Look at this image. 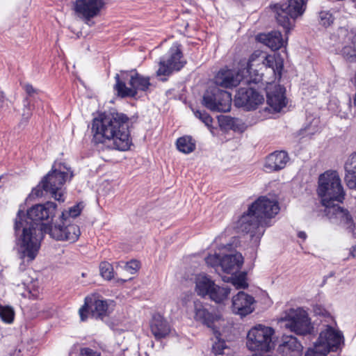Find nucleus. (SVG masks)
I'll use <instances>...</instances> for the list:
<instances>
[{
  "label": "nucleus",
  "mask_w": 356,
  "mask_h": 356,
  "mask_svg": "<svg viewBox=\"0 0 356 356\" xmlns=\"http://www.w3.org/2000/svg\"><path fill=\"white\" fill-rule=\"evenodd\" d=\"M305 131L308 133V134H312L314 131H316V129L315 128H313V129H310V127H306L305 128Z\"/></svg>",
  "instance_id": "nucleus-47"
},
{
  "label": "nucleus",
  "mask_w": 356,
  "mask_h": 356,
  "mask_svg": "<svg viewBox=\"0 0 356 356\" xmlns=\"http://www.w3.org/2000/svg\"><path fill=\"white\" fill-rule=\"evenodd\" d=\"M128 117L120 113H103L92 120V131L95 142L107 140L113 149L127 151L131 141L128 129Z\"/></svg>",
  "instance_id": "nucleus-2"
},
{
  "label": "nucleus",
  "mask_w": 356,
  "mask_h": 356,
  "mask_svg": "<svg viewBox=\"0 0 356 356\" xmlns=\"http://www.w3.org/2000/svg\"><path fill=\"white\" fill-rule=\"evenodd\" d=\"M44 192L45 191L42 188V184L41 182L33 190L31 191V193L29 195L30 198H36L39 197H42L44 195Z\"/></svg>",
  "instance_id": "nucleus-45"
},
{
  "label": "nucleus",
  "mask_w": 356,
  "mask_h": 356,
  "mask_svg": "<svg viewBox=\"0 0 356 356\" xmlns=\"http://www.w3.org/2000/svg\"><path fill=\"white\" fill-rule=\"evenodd\" d=\"M219 329L220 326H218V328H216V330H213L216 341L213 345L212 350L216 355L222 354L224 349L226 348L225 341L220 340V332Z\"/></svg>",
  "instance_id": "nucleus-32"
},
{
  "label": "nucleus",
  "mask_w": 356,
  "mask_h": 356,
  "mask_svg": "<svg viewBox=\"0 0 356 356\" xmlns=\"http://www.w3.org/2000/svg\"><path fill=\"white\" fill-rule=\"evenodd\" d=\"M317 193L325 209L336 204L335 202H342L345 192L336 171H327L320 175Z\"/></svg>",
  "instance_id": "nucleus-5"
},
{
  "label": "nucleus",
  "mask_w": 356,
  "mask_h": 356,
  "mask_svg": "<svg viewBox=\"0 0 356 356\" xmlns=\"http://www.w3.org/2000/svg\"><path fill=\"white\" fill-rule=\"evenodd\" d=\"M314 122H315L316 124H317V123L318 122V120H314Z\"/></svg>",
  "instance_id": "nucleus-54"
},
{
  "label": "nucleus",
  "mask_w": 356,
  "mask_h": 356,
  "mask_svg": "<svg viewBox=\"0 0 356 356\" xmlns=\"http://www.w3.org/2000/svg\"><path fill=\"white\" fill-rule=\"evenodd\" d=\"M15 312L10 306L0 305V318L6 323H11L14 320Z\"/></svg>",
  "instance_id": "nucleus-33"
},
{
  "label": "nucleus",
  "mask_w": 356,
  "mask_h": 356,
  "mask_svg": "<svg viewBox=\"0 0 356 356\" xmlns=\"http://www.w3.org/2000/svg\"><path fill=\"white\" fill-rule=\"evenodd\" d=\"M131 280V278H129V279H125V280H123V279H118L117 280V282L118 283H121V284H124V282H126L127 280Z\"/></svg>",
  "instance_id": "nucleus-49"
},
{
  "label": "nucleus",
  "mask_w": 356,
  "mask_h": 356,
  "mask_svg": "<svg viewBox=\"0 0 356 356\" xmlns=\"http://www.w3.org/2000/svg\"><path fill=\"white\" fill-rule=\"evenodd\" d=\"M0 96H1L2 98H4V97H5V93H4L3 91H1V92H0Z\"/></svg>",
  "instance_id": "nucleus-51"
},
{
  "label": "nucleus",
  "mask_w": 356,
  "mask_h": 356,
  "mask_svg": "<svg viewBox=\"0 0 356 356\" xmlns=\"http://www.w3.org/2000/svg\"><path fill=\"white\" fill-rule=\"evenodd\" d=\"M275 80L269 78L266 82L267 104L274 112H280L286 105L285 88L274 83Z\"/></svg>",
  "instance_id": "nucleus-16"
},
{
  "label": "nucleus",
  "mask_w": 356,
  "mask_h": 356,
  "mask_svg": "<svg viewBox=\"0 0 356 356\" xmlns=\"http://www.w3.org/2000/svg\"><path fill=\"white\" fill-rule=\"evenodd\" d=\"M100 275L103 278L111 280L114 277V271L113 266L108 262H102L99 265Z\"/></svg>",
  "instance_id": "nucleus-34"
},
{
  "label": "nucleus",
  "mask_w": 356,
  "mask_h": 356,
  "mask_svg": "<svg viewBox=\"0 0 356 356\" xmlns=\"http://www.w3.org/2000/svg\"><path fill=\"white\" fill-rule=\"evenodd\" d=\"M90 315L97 318L102 320L104 317L109 316L115 309V302L113 300L104 299L97 294H92L90 297Z\"/></svg>",
  "instance_id": "nucleus-20"
},
{
  "label": "nucleus",
  "mask_w": 356,
  "mask_h": 356,
  "mask_svg": "<svg viewBox=\"0 0 356 356\" xmlns=\"http://www.w3.org/2000/svg\"><path fill=\"white\" fill-rule=\"evenodd\" d=\"M23 102L24 108L22 112V118L26 121H28L32 115L31 104L27 98H25Z\"/></svg>",
  "instance_id": "nucleus-41"
},
{
  "label": "nucleus",
  "mask_w": 356,
  "mask_h": 356,
  "mask_svg": "<svg viewBox=\"0 0 356 356\" xmlns=\"http://www.w3.org/2000/svg\"><path fill=\"white\" fill-rule=\"evenodd\" d=\"M116 268H120L129 274L133 275L139 269L140 264L137 260H131L129 262L120 261L117 263Z\"/></svg>",
  "instance_id": "nucleus-31"
},
{
  "label": "nucleus",
  "mask_w": 356,
  "mask_h": 356,
  "mask_svg": "<svg viewBox=\"0 0 356 356\" xmlns=\"http://www.w3.org/2000/svg\"><path fill=\"white\" fill-rule=\"evenodd\" d=\"M21 86L24 90L27 95L29 97H33L35 95L38 93V90L35 88H34L31 83H20Z\"/></svg>",
  "instance_id": "nucleus-44"
},
{
  "label": "nucleus",
  "mask_w": 356,
  "mask_h": 356,
  "mask_svg": "<svg viewBox=\"0 0 356 356\" xmlns=\"http://www.w3.org/2000/svg\"><path fill=\"white\" fill-rule=\"evenodd\" d=\"M284 61L279 55H266L260 51H254L250 57L247 69L245 82L248 85L257 83L264 80V74H268L273 80L280 79Z\"/></svg>",
  "instance_id": "nucleus-4"
},
{
  "label": "nucleus",
  "mask_w": 356,
  "mask_h": 356,
  "mask_svg": "<svg viewBox=\"0 0 356 356\" xmlns=\"http://www.w3.org/2000/svg\"><path fill=\"white\" fill-rule=\"evenodd\" d=\"M343 344L342 332L330 325H325L314 346L308 349L305 356H326L330 352L337 351Z\"/></svg>",
  "instance_id": "nucleus-9"
},
{
  "label": "nucleus",
  "mask_w": 356,
  "mask_h": 356,
  "mask_svg": "<svg viewBox=\"0 0 356 356\" xmlns=\"http://www.w3.org/2000/svg\"><path fill=\"white\" fill-rule=\"evenodd\" d=\"M74 10L77 17L89 22V0H76L74 3Z\"/></svg>",
  "instance_id": "nucleus-29"
},
{
  "label": "nucleus",
  "mask_w": 356,
  "mask_h": 356,
  "mask_svg": "<svg viewBox=\"0 0 356 356\" xmlns=\"http://www.w3.org/2000/svg\"><path fill=\"white\" fill-rule=\"evenodd\" d=\"M194 114L195 117L199 118L207 127H211L213 119L207 112L197 110L194 111Z\"/></svg>",
  "instance_id": "nucleus-37"
},
{
  "label": "nucleus",
  "mask_w": 356,
  "mask_h": 356,
  "mask_svg": "<svg viewBox=\"0 0 356 356\" xmlns=\"http://www.w3.org/2000/svg\"><path fill=\"white\" fill-rule=\"evenodd\" d=\"M277 24L282 26L287 35L293 28L295 19L306 9L305 0H288V3L275 4L273 7Z\"/></svg>",
  "instance_id": "nucleus-10"
},
{
  "label": "nucleus",
  "mask_w": 356,
  "mask_h": 356,
  "mask_svg": "<svg viewBox=\"0 0 356 356\" xmlns=\"http://www.w3.org/2000/svg\"><path fill=\"white\" fill-rule=\"evenodd\" d=\"M78 80H79V82H80V83H81L84 87H86V86L84 85V83H83V82L82 81V80H81V79H80L79 78H78Z\"/></svg>",
  "instance_id": "nucleus-52"
},
{
  "label": "nucleus",
  "mask_w": 356,
  "mask_h": 356,
  "mask_svg": "<svg viewBox=\"0 0 356 356\" xmlns=\"http://www.w3.org/2000/svg\"><path fill=\"white\" fill-rule=\"evenodd\" d=\"M104 7V0H90V18L99 15Z\"/></svg>",
  "instance_id": "nucleus-36"
},
{
  "label": "nucleus",
  "mask_w": 356,
  "mask_h": 356,
  "mask_svg": "<svg viewBox=\"0 0 356 356\" xmlns=\"http://www.w3.org/2000/svg\"><path fill=\"white\" fill-rule=\"evenodd\" d=\"M202 104L212 111L228 112L232 105L231 94L218 88L208 90L203 96Z\"/></svg>",
  "instance_id": "nucleus-13"
},
{
  "label": "nucleus",
  "mask_w": 356,
  "mask_h": 356,
  "mask_svg": "<svg viewBox=\"0 0 356 356\" xmlns=\"http://www.w3.org/2000/svg\"><path fill=\"white\" fill-rule=\"evenodd\" d=\"M195 282V291L198 296H208L209 298L217 303L227 300L230 293V289L216 284L210 277L204 274L197 275Z\"/></svg>",
  "instance_id": "nucleus-11"
},
{
  "label": "nucleus",
  "mask_w": 356,
  "mask_h": 356,
  "mask_svg": "<svg viewBox=\"0 0 356 356\" xmlns=\"http://www.w3.org/2000/svg\"><path fill=\"white\" fill-rule=\"evenodd\" d=\"M150 327L152 334L157 340L166 337L170 332L169 323L159 314L153 316Z\"/></svg>",
  "instance_id": "nucleus-27"
},
{
  "label": "nucleus",
  "mask_w": 356,
  "mask_h": 356,
  "mask_svg": "<svg viewBox=\"0 0 356 356\" xmlns=\"http://www.w3.org/2000/svg\"><path fill=\"white\" fill-rule=\"evenodd\" d=\"M264 102V96L252 87L240 88L235 96V104L247 111L256 109Z\"/></svg>",
  "instance_id": "nucleus-15"
},
{
  "label": "nucleus",
  "mask_w": 356,
  "mask_h": 356,
  "mask_svg": "<svg viewBox=\"0 0 356 356\" xmlns=\"http://www.w3.org/2000/svg\"><path fill=\"white\" fill-rule=\"evenodd\" d=\"M185 64L186 61L183 59L179 45L174 44L165 56L160 60L156 75L169 76L173 71L180 70Z\"/></svg>",
  "instance_id": "nucleus-14"
},
{
  "label": "nucleus",
  "mask_w": 356,
  "mask_h": 356,
  "mask_svg": "<svg viewBox=\"0 0 356 356\" xmlns=\"http://www.w3.org/2000/svg\"><path fill=\"white\" fill-rule=\"evenodd\" d=\"M257 40L272 50H277L286 43L287 37L284 39L280 31H273L268 33L259 34Z\"/></svg>",
  "instance_id": "nucleus-25"
},
{
  "label": "nucleus",
  "mask_w": 356,
  "mask_h": 356,
  "mask_svg": "<svg viewBox=\"0 0 356 356\" xmlns=\"http://www.w3.org/2000/svg\"><path fill=\"white\" fill-rule=\"evenodd\" d=\"M81 354L82 356H89V348H85L81 349Z\"/></svg>",
  "instance_id": "nucleus-46"
},
{
  "label": "nucleus",
  "mask_w": 356,
  "mask_h": 356,
  "mask_svg": "<svg viewBox=\"0 0 356 356\" xmlns=\"http://www.w3.org/2000/svg\"><path fill=\"white\" fill-rule=\"evenodd\" d=\"M220 261L221 259L218 254L209 255L205 259L207 264L212 267L220 266Z\"/></svg>",
  "instance_id": "nucleus-43"
},
{
  "label": "nucleus",
  "mask_w": 356,
  "mask_h": 356,
  "mask_svg": "<svg viewBox=\"0 0 356 356\" xmlns=\"http://www.w3.org/2000/svg\"><path fill=\"white\" fill-rule=\"evenodd\" d=\"M298 236L299 238H302V239H305L307 237V235L304 232H298Z\"/></svg>",
  "instance_id": "nucleus-48"
},
{
  "label": "nucleus",
  "mask_w": 356,
  "mask_h": 356,
  "mask_svg": "<svg viewBox=\"0 0 356 356\" xmlns=\"http://www.w3.org/2000/svg\"><path fill=\"white\" fill-rule=\"evenodd\" d=\"M90 356H101V354H100V353H97V352H92V351L90 350Z\"/></svg>",
  "instance_id": "nucleus-50"
},
{
  "label": "nucleus",
  "mask_w": 356,
  "mask_h": 356,
  "mask_svg": "<svg viewBox=\"0 0 356 356\" xmlns=\"http://www.w3.org/2000/svg\"><path fill=\"white\" fill-rule=\"evenodd\" d=\"M280 211L278 202L266 197L258 198L248 208L237 222L239 232L250 234L257 242L263 236L265 229L270 226V219Z\"/></svg>",
  "instance_id": "nucleus-3"
},
{
  "label": "nucleus",
  "mask_w": 356,
  "mask_h": 356,
  "mask_svg": "<svg viewBox=\"0 0 356 356\" xmlns=\"http://www.w3.org/2000/svg\"><path fill=\"white\" fill-rule=\"evenodd\" d=\"M219 122L221 126L232 128L235 124L236 119L228 115H223L219 118Z\"/></svg>",
  "instance_id": "nucleus-42"
},
{
  "label": "nucleus",
  "mask_w": 356,
  "mask_h": 356,
  "mask_svg": "<svg viewBox=\"0 0 356 356\" xmlns=\"http://www.w3.org/2000/svg\"><path fill=\"white\" fill-rule=\"evenodd\" d=\"M73 177L71 168L63 163L56 164L51 170L41 181L42 188L56 200L65 201V189L63 186L67 180Z\"/></svg>",
  "instance_id": "nucleus-6"
},
{
  "label": "nucleus",
  "mask_w": 356,
  "mask_h": 356,
  "mask_svg": "<svg viewBox=\"0 0 356 356\" xmlns=\"http://www.w3.org/2000/svg\"><path fill=\"white\" fill-rule=\"evenodd\" d=\"M275 330L268 326L257 325L247 334L246 346L259 356H265L275 348Z\"/></svg>",
  "instance_id": "nucleus-8"
},
{
  "label": "nucleus",
  "mask_w": 356,
  "mask_h": 356,
  "mask_svg": "<svg viewBox=\"0 0 356 356\" xmlns=\"http://www.w3.org/2000/svg\"><path fill=\"white\" fill-rule=\"evenodd\" d=\"M254 299L243 291H239L232 298V311L241 316L251 314L254 309Z\"/></svg>",
  "instance_id": "nucleus-21"
},
{
  "label": "nucleus",
  "mask_w": 356,
  "mask_h": 356,
  "mask_svg": "<svg viewBox=\"0 0 356 356\" xmlns=\"http://www.w3.org/2000/svg\"><path fill=\"white\" fill-rule=\"evenodd\" d=\"M115 76L114 86L118 96L121 97H135L138 91L146 92L151 86L149 78L138 74L136 71L122 72Z\"/></svg>",
  "instance_id": "nucleus-7"
},
{
  "label": "nucleus",
  "mask_w": 356,
  "mask_h": 356,
  "mask_svg": "<svg viewBox=\"0 0 356 356\" xmlns=\"http://www.w3.org/2000/svg\"><path fill=\"white\" fill-rule=\"evenodd\" d=\"M195 318L205 324L207 327L212 330H216L218 326L221 325V316L216 314L209 313L203 306L200 301L194 302Z\"/></svg>",
  "instance_id": "nucleus-22"
},
{
  "label": "nucleus",
  "mask_w": 356,
  "mask_h": 356,
  "mask_svg": "<svg viewBox=\"0 0 356 356\" xmlns=\"http://www.w3.org/2000/svg\"><path fill=\"white\" fill-rule=\"evenodd\" d=\"M319 20L320 24L325 27L330 26L333 22L332 14L326 11H321L319 13Z\"/></svg>",
  "instance_id": "nucleus-39"
},
{
  "label": "nucleus",
  "mask_w": 356,
  "mask_h": 356,
  "mask_svg": "<svg viewBox=\"0 0 356 356\" xmlns=\"http://www.w3.org/2000/svg\"><path fill=\"white\" fill-rule=\"evenodd\" d=\"M268 110H269V108L266 107V108H265V110H264V111H265V112H266V111H268Z\"/></svg>",
  "instance_id": "nucleus-53"
},
{
  "label": "nucleus",
  "mask_w": 356,
  "mask_h": 356,
  "mask_svg": "<svg viewBox=\"0 0 356 356\" xmlns=\"http://www.w3.org/2000/svg\"><path fill=\"white\" fill-rule=\"evenodd\" d=\"M244 73V70L235 71L229 69H222L215 76V83L217 86L226 88L236 87L241 82L248 84L245 82L246 75Z\"/></svg>",
  "instance_id": "nucleus-19"
},
{
  "label": "nucleus",
  "mask_w": 356,
  "mask_h": 356,
  "mask_svg": "<svg viewBox=\"0 0 356 356\" xmlns=\"http://www.w3.org/2000/svg\"><path fill=\"white\" fill-rule=\"evenodd\" d=\"M243 264V257L239 252L226 254L220 261V267L223 272L233 274L239 270Z\"/></svg>",
  "instance_id": "nucleus-26"
},
{
  "label": "nucleus",
  "mask_w": 356,
  "mask_h": 356,
  "mask_svg": "<svg viewBox=\"0 0 356 356\" xmlns=\"http://www.w3.org/2000/svg\"><path fill=\"white\" fill-rule=\"evenodd\" d=\"M289 159L286 152H274L267 156L264 167L268 172L278 171L285 168Z\"/></svg>",
  "instance_id": "nucleus-24"
},
{
  "label": "nucleus",
  "mask_w": 356,
  "mask_h": 356,
  "mask_svg": "<svg viewBox=\"0 0 356 356\" xmlns=\"http://www.w3.org/2000/svg\"><path fill=\"white\" fill-rule=\"evenodd\" d=\"M325 213L332 222L341 225L351 232L353 237H356L355 232V225L348 210L343 209L336 204L325 209Z\"/></svg>",
  "instance_id": "nucleus-17"
},
{
  "label": "nucleus",
  "mask_w": 356,
  "mask_h": 356,
  "mask_svg": "<svg viewBox=\"0 0 356 356\" xmlns=\"http://www.w3.org/2000/svg\"><path fill=\"white\" fill-rule=\"evenodd\" d=\"M344 170L346 186L350 189L356 190V152L352 153L346 160Z\"/></svg>",
  "instance_id": "nucleus-28"
},
{
  "label": "nucleus",
  "mask_w": 356,
  "mask_h": 356,
  "mask_svg": "<svg viewBox=\"0 0 356 356\" xmlns=\"http://www.w3.org/2000/svg\"><path fill=\"white\" fill-rule=\"evenodd\" d=\"M56 208L57 205L54 202H47L44 204L33 205L27 211L26 215L24 211L20 210L23 212L24 220H26L28 222L39 223V221L52 218L55 214Z\"/></svg>",
  "instance_id": "nucleus-18"
},
{
  "label": "nucleus",
  "mask_w": 356,
  "mask_h": 356,
  "mask_svg": "<svg viewBox=\"0 0 356 356\" xmlns=\"http://www.w3.org/2000/svg\"><path fill=\"white\" fill-rule=\"evenodd\" d=\"M177 147L179 151L189 154L195 150V143L191 136H183L177 140Z\"/></svg>",
  "instance_id": "nucleus-30"
},
{
  "label": "nucleus",
  "mask_w": 356,
  "mask_h": 356,
  "mask_svg": "<svg viewBox=\"0 0 356 356\" xmlns=\"http://www.w3.org/2000/svg\"><path fill=\"white\" fill-rule=\"evenodd\" d=\"M232 284L237 289H245L248 286V283L246 282L245 275L243 274L234 278L232 280Z\"/></svg>",
  "instance_id": "nucleus-40"
},
{
  "label": "nucleus",
  "mask_w": 356,
  "mask_h": 356,
  "mask_svg": "<svg viewBox=\"0 0 356 356\" xmlns=\"http://www.w3.org/2000/svg\"><path fill=\"white\" fill-rule=\"evenodd\" d=\"M79 314L81 321H87L89 316V297L84 299V305L79 309Z\"/></svg>",
  "instance_id": "nucleus-38"
},
{
  "label": "nucleus",
  "mask_w": 356,
  "mask_h": 356,
  "mask_svg": "<svg viewBox=\"0 0 356 356\" xmlns=\"http://www.w3.org/2000/svg\"><path fill=\"white\" fill-rule=\"evenodd\" d=\"M302 346L295 337L284 335L282 343L279 346L278 351L282 356H300Z\"/></svg>",
  "instance_id": "nucleus-23"
},
{
  "label": "nucleus",
  "mask_w": 356,
  "mask_h": 356,
  "mask_svg": "<svg viewBox=\"0 0 356 356\" xmlns=\"http://www.w3.org/2000/svg\"><path fill=\"white\" fill-rule=\"evenodd\" d=\"M342 53L343 56L350 62L356 58V34L353 38L352 46L343 47Z\"/></svg>",
  "instance_id": "nucleus-35"
},
{
  "label": "nucleus",
  "mask_w": 356,
  "mask_h": 356,
  "mask_svg": "<svg viewBox=\"0 0 356 356\" xmlns=\"http://www.w3.org/2000/svg\"><path fill=\"white\" fill-rule=\"evenodd\" d=\"M83 209V203L79 202L64 210L54 225L51 226L24 220L23 212L19 209L14 225L19 258L27 264L35 260L40 249L44 234L46 233L57 241L75 242L81 232L79 227L74 224V220L81 214Z\"/></svg>",
  "instance_id": "nucleus-1"
},
{
  "label": "nucleus",
  "mask_w": 356,
  "mask_h": 356,
  "mask_svg": "<svg viewBox=\"0 0 356 356\" xmlns=\"http://www.w3.org/2000/svg\"><path fill=\"white\" fill-rule=\"evenodd\" d=\"M282 321L286 328L298 335L309 334L313 330L307 312L300 308L290 309Z\"/></svg>",
  "instance_id": "nucleus-12"
}]
</instances>
